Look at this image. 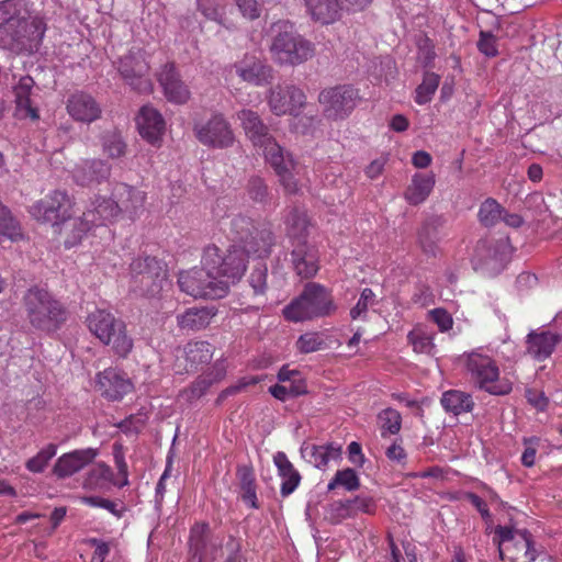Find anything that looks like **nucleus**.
Listing matches in <instances>:
<instances>
[{"label": "nucleus", "mask_w": 562, "mask_h": 562, "mask_svg": "<svg viewBox=\"0 0 562 562\" xmlns=\"http://www.w3.org/2000/svg\"><path fill=\"white\" fill-rule=\"evenodd\" d=\"M46 23L43 18L26 16L19 0L0 2V47L15 54H33L44 38Z\"/></svg>", "instance_id": "nucleus-1"}, {"label": "nucleus", "mask_w": 562, "mask_h": 562, "mask_svg": "<svg viewBox=\"0 0 562 562\" xmlns=\"http://www.w3.org/2000/svg\"><path fill=\"white\" fill-rule=\"evenodd\" d=\"M270 53L279 65L297 66L312 59L315 45L301 35L290 21H278L271 26Z\"/></svg>", "instance_id": "nucleus-2"}, {"label": "nucleus", "mask_w": 562, "mask_h": 562, "mask_svg": "<svg viewBox=\"0 0 562 562\" xmlns=\"http://www.w3.org/2000/svg\"><path fill=\"white\" fill-rule=\"evenodd\" d=\"M87 327L103 346L110 347L119 358H127L134 347L126 323L105 308H95L88 314Z\"/></svg>", "instance_id": "nucleus-3"}, {"label": "nucleus", "mask_w": 562, "mask_h": 562, "mask_svg": "<svg viewBox=\"0 0 562 562\" xmlns=\"http://www.w3.org/2000/svg\"><path fill=\"white\" fill-rule=\"evenodd\" d=\"M462 361L476 389L494 396H504L513 391V382L501 375L497 361L481 349L464 353Z\"/></svg>", "instance_id": "nucleus-4"}, {"label": "nucleus", "mask_w": 562, "mask_h": 562, "mask_svg": "<svg viewBox=\"0 0 562 562\" xmlns=\"http://www.w3.org/2000/svg\"><path fill=\"white\" fill-rule=\"evenodd\" d=\"M336 311L331 291L317 282L305 284L301 294L282 311L289 322H304L331 315Z\"/></svg>", "instance_id": "nucleus-5"}, {"label": "nucleus", "mask_w": 562, "mask_h": 562, "mask_svg": "<svg viewBox=\"0 0 562 562\" xmlns=\"http://www.w3.org/2000/svg\"><path fill=\"white\" fill-rule=\"evenodd\" d=\"M30 324L43 331H55L66 321V310L48 291L34 286L23 297Z\"/></svg>", "instance_id": "nucleus-6"}, {"label": "nucleus", "mask_w": 562, "mask_h": 562, "mask_svg": "<svg viewBox=\"0 0 562 562\" xmlns=\"http://www.w3.org/2000/svg\"><path fill=\"white\" fill-rule=\"evenodd\" d=\"M228 236L243 244V249L258 258L268 257L274 246V235L266 224L255 222L243 214L235 215L229 222Z\"/></svg>", "instance_id": "nucleus-7"}, {"label": "nucleus", "mask_w": 562, "mask_h": 562, "mask_svg": "<svg viewBox=\"0 0 562 562\" xmlns=\"http://www.w3.org/2000/svg\"><path fill=\"white\" fill-rule=\"evenodd\" d=\"M249 255L240 246H232L222 250L220 247L211 245L204 249L202 265L210 269L218 280L227 281L229 286L244 276Z\"/></svg>", "instance_id": "nucleus-8"}, {"label": "nucleus", "mask_w": 562, "mask_h": 562, "mask_svg": "<svg viewBox=\"0 0 562 562\" xmlns=\"http://www.w3.org/2000/svg\"><path fill=\"white\" fill-rule=\"evenodd\" d=\"M271 144L272 146L266 147L263 151L267 164L274 171L285 194H299L302 188L301 180L307 173L306 167L278 143Z\"/></svg>", "instance_id": "nucleus-9"}, {"label": "nucleus", "mask_w": 562, "mask_h": 562, "mask_svg": "<svg viewBox=\"0 0 562 562\" xmlns=\"http://www.w3.org/2000/svg\"><path fill=\"white\" fill-rule=\"evenodd\" d=\"M131 286L140 295L155 296L162 290L167 270L156 257H138L130 265Z\"/></svg>", "instance_id": "nucleus-10"}, {"label": "nucleus", "mask_w": 562, "mask_h": 562, "mask_svg": "<svg viewBox=\"0 0 562 562\" xmlns=\"http://www.w3.org/2000/svg\"><path fill=\"white\" fill-rule=\"evenodd\" d=\"M178 284L182 292L195 299H221L228 292V282L218 280L204 265L182 271L178 278Z\"/></svg>", "instance_id": "nucleus-11"}, {"label": "nucleus", "mask_w": 562, "mask_h": 562, "mask_svg": "<svg viewBox=\"0 0 562 562\" xmlns=\"http://www.w3.org/2000/svg\"><path fill=\"white\" fill-rule=\"evenodd\" d=\"M360 101L359 89L351 85H338L321 91L318 102L324 116L331 121L347 119Z\"/></svg>", "instance_id": "nucleus-12"}, {"label": "nucleus", "mask_w": 562, "mask_h": 562, "mask_svg": "<svg viewBox=\"0 0 562 562\" xmlns=\"http://www.w3.org/2000/svg\"><path fill=\"white\" fill-rule=\"evenodd\" d=\"M74 201L66 191L54 190L30 207L31 215L42 223H50L54 228L72 214Z\"/></svg>", "instance_id": "nucleus-13"}, {"label": "nucleus", "mask_w": 562, "mask_h": 562, "mask_svg": "<svg viewBox=\"0 0 562 562\" xmlns=\"http://www.w3.org/2000/svg\"><path fill=\"white\" fill-rule=\"evenodd\" d=\"M193 133L202 145L210 148L224 149L235 143L233 128L221 113L213 114L207 121L195 122Z\"/></svg>", "instance_id": "nucleus-14"}, {"label": "nucleus", "mask_w": 562, "mask_h": 562, "mask_svg": "<svg viewBox=\"0 0 562 562\" xmlns=\"http://www.w3.org/2000/svg\"><path fill=\"white\" fill-rule=\"evenodd\" d=\"M267 100L274 115H297L306 103V95L295 85L278 83L270 89Z\"/></svg>", "instance_id": "nucleus-15"}, {"label": "nucleus", "mask_w": 562, "mask_h": 562, "mask_svg": "<svg viewBox=\"0 0 562 562\" xmlns=\"http://www.w3.org/2000/svg\"><path fill=\"white\" fill-rule=\"evenodd\" d=\"M166 99L176 104H184L191 98L189 87L182 80L176 64L170 61L161 66L156 75Z\"/></svg>", "instance_id": "nucleus-16"}, {"label": "nucleus", "mask_w": 562, "mask_h": 562, "mask_svg": "<svg viewBox=\"0 0 562 562\" xmlns=\"http://www.w3.org/2000/svg\"><path fill=\"white\" fill-rule=\"evenodd\" d=\"M119 71L123 79L137 92L149 93L153 90L148 77L149 66L138 56L126 55L120 59Z\"/></svg>", "instance_id": "nucleus-17"}, {"label": "nucleus", "mask_w": 562, "mask_h": 562, "mask_svg": "<svg viewBox=\"0 0 562 562\" xmlns=\"http://www.w3.org/2000/svg\"><path fill=\"white\" fill-rule=\"evenodd\" d=\"M214 355V347L207 341H190L177 356L176 369L178 373L194 372L202 366L210 363Z\"/></svg>", "instance_id": "nucleus-18"}, {"label": "nucleus", "mask_w": 562, "mask_h": 562, "mask_svg": "<svg viewBox=\"0 0 562 562\" xmlns=\"http://www.w3.org/2000/svg\"><path fill=\"white\" fill-rule=\"evenodd\" d=\"M67 113L77 122L91 124L102 115V108L93 95L85 91L71 93L66 102Z\"/></svg>", "instance_id": "nucleus-19"}, {"label": "nucleus", "mask_w": 562, "mask_h": 562, "mask_svg": "<svg viewBox=\"0 0 562 562\" xmlns=\"http://www.w3.org/2000/svg\"><path fill=\"white\" fill-rule=\"evenodd\" d=\"M97 390L109 401H120L133 390L131 380L125 373L108 368L97 374Z\"/></svg>", "instance_id": "nucleus-20"}, {"label": "nucleus", "mask_w": 562, "mask_h": 562, "mask_svg": "<svg viewBox=\"0 0 562 562\" xmlns=\"http://www.w3.org/2000/svg\"><path fill=\"white\" fill-rule=\"evenodd\" d=\"M291 265L302 279H312L319 270L317 248L308 241L291 244Z\"/></svg>", "instance_id": "nucleus-21"}, {"label": "nucleus", "mask_w": 562, "mask_h": 562, "mask_svg": "<svg viewBox=\"0 0 562 562\" xmlns=\"http://www.w3.org/2000/svg\"><path fill=\"white\" fill-rule=\"evenodd\" d=\"M112 198L119 209V214H125L135 220L144 211L146 193L126 183H116L112 190Z\"/></svg>", "instance_id": "nucleus-22"}, {"label": "nucleus", "mask_w": 562, "mask_h": 562, "mask_svg": "<svg viewBox=\"0 0 562 562\" xmlns=\"http://www.w3.org/2000/svg\"><path fill=\"white\" fill-rule=\"evenodd\" d=\"M98 454L99 451L95 448L77 449L64 453L56 460L53 473L58 479L69 477L92 463Z\"/></svg>", "instance_id": "nucleus-23"}, {"label": "nucleus", "mask_w": 562, "mask_h": 562, "mask_svg": "<svg viewBox=\"0 0 562 562\" xmlns=\"http://www.w3.org/2000/svg\"><path fill=\"white\" fill-rule=\"evenodd\" d=\"M237 119L240 121L246 136L255 147L261 148L265 151L266 147H270V143H277L257 112L244 109L237 113Z\"/></svg>", "instance_id": "nucleus-24"}, {"label": "nucleus", "mask_w": 562, "mask_h": 562, "mask_svg": "<svg viewBox=\"0 0 562 562\" xmlns=\"http://www.w3.org/2000/svg\"><path fill=\"white\" fill-rule=\"evenodd\" d=\"M92 231L85 216L72 217L69 215L63 222L56 224L53 233L58 236L65 248L70 249L81 244L83 238Z\"/></svg>", "instance_id": "nucleus-25"}, {"label": "nucleus", "mask_w": 562, "mask_h": 562, "mask_svg": "<svg viewBox=\"0 0 562 562\" xmlns=\"http://www.w3.org/2000/svg\"><path fill=\"white\" fill-rule=\"evenodd\" d=\"M140 136L151 145H159L165 133V120L153 106L144 105L136 117Z\"/></svg>", "instance_id": "nucleus-26"}, {"label": "nucleus", "mask_w": 562, "mask_h": 562, "mask_svg": "<svg viewBox=\"0 0 562 562\" xmlns=\"http://www.w3.org/2000/svg\"><path fill=\"white\" fill-rule=\"evenodd\" d=\"M234 69L241 81L252 86H263L272 78V68L255 56H245L234 64Z\"/></svg>", "instance_id": "nucleus-27"}, {"label": "nucleus", "mask_w": 562, "mask_h": 562, "mask_svg": "<svg viewBox=\"0 0 562 562\" xmlns=\"http://www.w3.org/2000/svg\"><path fill=\"white\" fill-rule=\"evenodd\" d=\"M537 557L533 537L527 529H521L510 544H506L504 549L499 548V558L508 559L510 562H535Z\"/></svg>", "instance_id": "nucleus-28"}, {"label": "nucleus", "mask_w": 562, "mask_h": 562, "mask_svg": "<svg viewBox=\"0 0 562 562\" xmlns=\"http://www.w3.org/2000/svg\"><path fill=\"white\" fill-rule=\"evenodd\" d=\"M561 341L560 334L550 330H531L526 338L527 352L537 361H544Z\"/></svg>", "instance_id": "nucleus-29"}, {"label": "nucleus", "mask_w": 562, "mask_h": 562, "mask_svg": "<svg viewBox=\"0 0 562 562\" xmlns=\"http://www.w3.org/2000/svg\"><path fill=\"white\" fill-rule=\"evenodd\" d=\"M111 176V166L101 159H86L72 170L74 180L80 186L99 184Z\"/></svg>", "instance_id": "nucleus-30"}, {"label": "nucleus", "mask_w": 562, "mask_h": 562, "mask_svg": "<svg viewBox=\"0 0 562 562\" xmlns=\"http://www.w3.org/2000/svg\"><path fill=\"white\" fill-rule=\"evenodd\" d=\"M82 215L92 228L105 226L119 216V209L114 199L94 196L86 206Z\"/></svg>", "instance_id": "nucleus-31"}, {"label": "nucleus", "mask_w": 562, "mask_h": 562, "mask_svg": "<svg viewBox=\"0 0 562 562\" xmlns=\"http://www.w3.org/2000/svg\"><path fill=\"white\" fill-rule=\"evenodd\" d=\"M34 86L35 81L31 76H22L13 86L15 112L21 119H31L32 121L40 119L38 110L31 100Z\"/></svg>", "instance_id": "nucleus-32"}, {"label": "nucleus", "mask_w": 562, "mask_h": 562, "mask_svg": "<svg viewBox=\"0 0 562 562\" xmlns=\"http://www.w3.org/2000/svg\"><path fill=\"white\" fill-rule=\"evenodd\" d=\"M307 16L323 26L336 23L341 18L339 0H304Z\"/></svg>", "instance_id": "nucleus-33"}, {"label": "nucleus", "mask_w": 562, "mask_h": 562, "mask_svg": "<svg viewBox=\"0 0 562 562\" xmlns=\"http://www.w3.org/2000/svg\"><path fill=\"white\" fill-rule=\"evenodd\" d=\"M435 184L436 176L432 171L416 172L403 193L404 200L413 206L423 204L431 194Z\"/></svg>", "instance_id": "nucleus-34"}, {"label": "nucleus", "mask_w": 562, "mask_h": 562, "mask_svg": "<svg viewBox=\"0 0 562 562\" xmlns=\"http://www.w3.org/2000/svg\"><path fill=\"white\" fill-rule=\"evenodd\" d=\"M284 225L286 237L291 244L307 241L312 222L304 207L292 206L285 216Z\"/></svg>", "instance_id": "nucleus-35"}, {"label": "nucleus", "mask_w": 562, "mask_h": 562, "mask_svg": "<svg viewBox=\"0 0 562 562\" xmlns=\"http://www.w3.org/2000/svg\"><path fill=\"white\" fill-rule=\"evenodd\" d=\"M445 221L441 216L425 220L417 231V244L426 255L435 256L438 244L442 239Z\"/></svg>", "instance_id": "nucleus-36"}, {"label": "nucleus", "mask_w": 562, "mask_h": 562, "mask_svg": "<svg viewBox=\"0 0 562 562\" xmlns=\"http://www.w3.org/2000/svg\"><path fill=\"white\" fill-rule=\"evenodd\" d=\"M278 475L282 479L280 493L283 497L290 496L300 485L302 476L283 451L273 456Z\"/></svg>", "instance_id": "nucleus-37"}, {"label": "nucleus", "mask_w": 562, "mask_h": 562, "mask_svg": "<svg viewBox=\"0 0 562 562\" xmlns=\"http://www.w3.org/2000/svg\"><path fill=\"white\" fill-rule=\"evenodd\" d=\"M302 457L317 469L327 467L331 459H336L340 454V447L334 442L325 445H314L304 442L301 447Z\"/></svg>", "instance_id": "nucleus-38"}, {"label": "nucleus", "mask_w": 562, "mask_h": 562, "mask_svg": "<svg viewBox=\"0 0 562 562\" xmlns=\"http://www.w3.org/2000/svg\"><path fill=\"white\" fill-rule=\"evenodd\" d=\"M440 404L447 414L459 416L471 413L475 406L473 396L461 390H448L442 393Z\"/></svg>", "instance_id": "nucleus-39"}, {"label": "nucleus", "mask_w": 562, "mask_h": 562, "mask_svg": "<svg viewBox=\"0 0 562 562\" xmlns=\"http://www.w3.org/2000/svg\"><path fill=\"white\" fill-rule=\"evenodd\" d=\"M114 474L110 465L104 462L95 463L86 474L82 487L88 491H106L111 484L114 485Z\"/></svg>", "instance_id": "nucleus-40"}, {"label": "nucleus", "mask_w": 562, "mask_h": 562, "mask_svg": "<svg viewBox=\"0 0 562 562\" xmlns=\"http://www.w3.org/2000/svg\"><path fill=\"white\" fill-rule=\"evenodd\" d=\"M215 316V311L209 307H191L177 316V323L182 330H201Z\"/></svg>", "instance_id": "nucleus-41"}, {"label": "nucleus", "mask_w": 562, "mask_h": 562, "mask_svg": "<svg viewBox=\"0 0 562 562\" xmlns=\"http://www.w3.org/2000/svg\"><path fill=\"white\" fill-rule=\"evenodd\" d=\"M502 247H505L503 241L494 244L488 240H479L474 250V268H494L496 263L502 262Z\"/></svg>", "instance_id": "nucleus-42"}, {"label": "nucleus", "mask_w": 562, "mask_h": 562, "mask_svg": "<svg viewBox=\"0 0 562 562\" xmlns=\"http://www.w3.org/2000/svg\"><path fill=\"white\" fill-rule=\"evenodd\" d=\"M210 541L211 532L207 522H196L191 527L189 547L192 555L198 558V562H203L207 557Z\"/></svg>", "instance_id": "nucleus-43"}, {"label": "nucleus", "mask_w": 562, "mask_h": 562, "mask_svg": "<svg viewBox=\"0 0 562 562\" xmlns=\"http://www.w3.org/2000/svg\"><path fill=\"white\" fill-rule=\"evenodd\" d=\"M23 237L20 222L0 201V244L5 240L16 241Z\"/></svg>", "instance_id": "nucleus-44"}, {"label": "nucleus", "mask_w": 562, "mask_h": 562, "mask_svg": "<svg viewBox=\"0 0 562 562\" xmlns=\"http://www.w3.org/2000/svg\"><path fill=\"white\" fill-rule=\"evenodd\" d=\"M407 341L417 353H431L435 348L434 334L424 326L417 325L407 334Z\"/></svg>", "instance_id": "nucleus-45"}, {"label": "nucleus", "mask_w": 562, "mask_h": 562, "mask_svg": "<svg viewBox=\"0 0 562 562\" xmlns=\"http://www.w3.org/2000/svg\"><path fill=\"white\" fill-rule=\"evenodd\" d=\"M505 209L493 198H487L480 205L477 217L485 227L495 226L502 218Z\"/></svg>", "instance_id": "nucleus-46"}, {"label": "nucleus", "mask_w": 562, "mask_h": 562, "mask_svg": "<svg viewBox=\"0 0 562 562\" xmlns=\"http://www.w3.org/2000/svg\"><path fill=\"white\" fill-rule=\"evenodd\" d=\"M440 83V76L427 71L424 74L422 83L415 90L414 100L417 104L424 105L432 100Z\"/></svg>", "instance_id": "nucleus-47"}, {"label": "nucleus", "mask_w": 562, "mask_h": 562, "mask_svg": "<svg viewBox=\"0 0 562 562\" xmlns=\"http://www.w3.org/2000/svg\"><path fill=\"white\" fill-rule=\"evenodd\" d=\"M378 422L381 429V436L385 438L389 435H396L402 428V416L398 411L387 407L378 414Z\"/></svg>", "instance_id": "nucleus-48"}, {"label": "nucleus", "mask_w": 562, "mask_h": 562, "mask_svg": "<svg viewBox=\"0 0 562 562\" xmlns=\"http://www.w3.org/2000/svg\"><path fill=\"white\" fill-rule=\"evenodd\" d=\"M102 149L111 159H116L125 155L126 143L116 130L108 131L102 136Z\"/></svg>", "instance_id": "nucleus-49"}, {"label": "nucleus", "mask_w": 562, "mask_h": 562, "mask_svg": "<svg viewBox=\"0 0 562 562\" xmlns=\"http://www.w3.org/2000/svg\"><path fill=\"white\" fill-rule=\"evenodd\" d=\"M269 392L277 400L286 401L291 397L305 394L307 392V385L304 379H296L293 383L274 384L269 387Z\"/></svg>", "instance_id": "nucleus-50"}, {"label": "nucleus", "mask_w": 562, "mask_h": 562, "mask_svg": "<svg viewBox=\"0 0 562 562\" xmlns=\"http://www.w3.org/2000/svg\"><path fill=\"white\" fill-rule=\"evenodd\" d=\"M341 486L348 492L357 491L360 487V480L356 471L351 468L338 470L327 485L328 491H334Z\"/></svg>", "instance_id": "nucleus-51"}, {"label": "nucleus", "mask_w": 562, "mask_h": 562, "mask_svg": "<svg viewBox=\"0 0 562 562\" xmlns=\"http://www.w3.org/2000/svg\"><path fill=\"white\" fill-rule=\"evenodd\" d=\"M241 499L254 509L260 507L257 498V487L254 473L250 470H244L240 474Z\"/></svg>", "instance_id": "nucleus-52"}, {"label": "nucleus", "mask_w": 562, "mask_h": 562, "mask_svg": "<svg viewBox=\"0 0 562 562\" xmlns=\"http://www.w3.org/2000/svg\"><path fill=\"white\" fill-rule=\"evenodd\" d=\"M56 452L57 446L48 443L46 447L41 449L36 456L26 461L25 468L32 473H42L48 462L56 456Z\"/></svg>", "instance_id": "nucleus-53"}, {"label": "nucleus", "mask_w": 562, "mask_h": 562, "mask_svg": "<svg viewBox=\"0 0 562 562\" xmlns=\"http://www.w3.org/2000/svg\"><path fill=\"white\" fill-rule=\"evenodd\" d=\"M268 268L266 263H258L252 268L248 278V284L254 296H265L268 289Z\"/></svg>", "instance_id": "nucleus-54"}, {"label": "nucleus", "mask_w": 562, "mask_h": 562, "mask_svg": "<svg viewBox=\"0 0 562 562\" xmlns=\"http://www.w3.org/2000/svg\"><path fill=\"white\" fill-rule=\"evenodd\" d=\"M374 302V292L370 288L363 289L357 304L350 310V317L352 319H364L367 317L369 306L373 305Z\"/></svg>", "instance_id": "nucleus-55"}, {"label": "nucleus", "mask_w": 562, "mask_h": 562, "mask_svg": "<svg viewBox=\"0 0 562 562\" xmlns=\"http://www.w3.org/2000/svg\"><path fill=\"white\" fill-rule=\"evenodd\" d=\"M113 458L114 463L117 469L119 475L122 477L120 481H115L114 485L117 487H124L128 485V467L125 461V453L123 446L121 443L113 445Z\"/></svg>", "instance_id": "nucleus-56"}, {"label": "nucleus", "mask_w": 562, "mask_h": 562, "mask_svg": "<svg viewBox=\"0 0 562 562\" xmlns=\"http://www.w3.org/2000/svg\"><path fill=\"white\" fill-rule=\"evenodd\" d=\"M325 342L318 333H306L299 337L296 348L303 353L323 349Z\"/></svg>", "instance_id": "nucleus-57"}, {"label": "nucleus", "mask_w": 562, "mask_h": 562, "mask_svg": "<svg viewBox=\"0 0 562 562\" xmlns=\"http://www.w3.org/2000/svg\"><path fill=\"white\" fill-rule=\"evenodd\" d=\"M148 416L138 412L127 416L117 424V427L125 434H138L146 425Z\"/></svg>", "instance_id": "nucleus-58"}, {"label": "nucleus", "mask_w": 562, "mask_h": 562, "mask_svg": "<svg viewBox=\"0 0 562 562\" xmlns=\"http://www.w3.org/2000/svg\"><path fill=\"white\" fill-rule=\"evenodd\" d=\"M477 49L486 57H495L498 55L497 38L491 32L481 31L477 41Z\"/></svg>", "instance_id": "nucleus-59"}, {"label": "nucleus", "mask_w": 562, "mask_h": 562, "mask_svg": "<svg viewBox=\"0 0 562 562\" xmlns=\"http://www.w3.org/2000/svg\"><path fill=\"white\" fill-rule=\"evenodd\" d=\"M522 443L525 446V450L521 454V463L524 467L531 468L536 463V454L540 443V438L536 436L525 437L522 439Z\"/></svg>", "instance_id": "nucleus-60"}, {"label": "nucleus", "mask_w": 562, "mask_h": 562, "mask_svg": "<svg viewBox=\"0 0 562 562\" xmlns=\"http://www.w3.org/2000/svg\"><path fill=\"white\" fill-rule=\"evenodd\" d=\"M80 502L90 507H100L106 509L117 518H121L123 515V510H119L114 502L100 496H82L80 497Z\"/></svg>", "instance_id": "nucleus-61"}, {"label": "nucleus", "mask_w": 562, "mask_h": 562, "mask_svg": "<svg viewBox=\"0 0 562 562\" xmlns=\"http://www.w3.org/2000/svg\"><path fill=\"white\" fill-rule=\"evenodd\" d=\"M212 384V380L203 374L199 376L188 389L183 390L182 394L186 395L189 401L195 400L201 397Z\"/></svg>", "instance_id": "nucleus-62"}, {"label": "nucleus", "mask_w": 562, "mask_h": 562, "mask_svg": "<svg viewBox=\"0 0 562 562\" xmlns=\"http://www.w3.org/2000/svg\"><path fill=\"white\" fill-rule=\"evenodd\" d=\"M234 2L240 14L250 21L258 19L261 14V5L258 0H234Z\"/></svg>", "instance_id": "nucleus-63"}, {"label": "nucleus", "mask_w": 562, "mask_h": 562, "mask_svg": "<svg viewBox=\"0 0 562 562\" xmlns=\"http://www.w3.org/2000/svg\"><path fill=\"white\" fill-rule=\"evenodd\" d=\"M86 542L94 548L90 562H104L111 551L110 544L98 538H89Z\"/></svg>", "instance_id": "nucleus-64"}]
</instances>
